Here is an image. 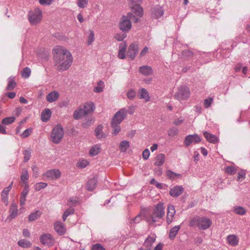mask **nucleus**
<instances>
[{"label": "nucleus", "instance_id": "1", "mask_svg": "<svg viewBox=\"0 0 250 250\" xmlns=\"http://www.w3.org/2000/svg\"><path fill=\"white\" fill-rule=\"evenodd\" d=\"M55 66L58 71H64L71 66L73 58L71 53L65 48L56 46L53 49Z\"/></svg>", "mask_w": 250, "mask_h": 250}, {"label": "nucleus", "instance_id": "2", "mask_svg": "<svg viewBox=\"0 0 250 250\" xmlns=\"http://www.w3.org/2000/svg\"><path fill=\"white\" fill-rule=\"evenodd\" d=\"M131 21L134 23L139 21V18L134 13L128 12L123 16L119 22L120 29L123 32H128L132 27Z\"/></svg>", "mask_w": 250, "mask_h": 250}, {"label": "nucleus", "instance_id": "3", "mask_svg": "<svg viewBox=\"0 0 250 250\" xmlns=\"http://www.w3.org/2000/svg\"><path fill=\"white\" fill-rule=\"evenodd\" d=\"M211 224L212 221L207 217L196 216L193 218L189 222L190 227H196L201 230H206L208 229Z\"/></svg>", "mask_w": 250, "mask_h": 250}, {"label": "nucleus", "instance_id": "4", "mask_svg": "<svg viewBox=\"0 0 250 250\" xmlns=\"http://www.w3.org/2000/svg\"><path fill=\"white\" fill-rule=\"evenodd\" d=\"M165 211L163 204L159 203L154 208L150 218L147 219V221L149 224H152L158 221L164 215Z\"/></svg>", "mask_w": 250, "mask_h": 250}, {"label": "nucleus", "instance_id": "5", "mask_svg": "<svg viewBox=\"0 0 250 250\" xmlns=\"http://www.w3.org/2000/svg\"><path fill=\"white\" fill-rule=\"evenodd\" d=\"M64 135L63 128L60 125L55 126L51 133V139L53 143L58 144L62 139Z\"/></svg>", "mask_w": 250, "mask_h": 250}, {"label": "nucleus", "instance_id": "6", "mask_svg": "<svg viewBox=\"0 0 250 250\" xmlns=\"http://www.w3.org/2000/svg\"><path fill=\"white\" fill-rule=\"evenodd\" d=\"M190 95V91L188 87L186 86H181L175 93L174 97L178 101L187 100Z\"/></svg>", "mask_w": 250, "mask_h": 250}, {"label": "nucleus", "instance_id": "7", "mask_svg": "<svg viewBox=\"0 0 250 250\" xmlns=\"http://www.w3.org/2000/svg\"><path fill=\"white\" fill-rule=\"evenodd\" d=\"M42 12L39 9H36L34 11H30L28 14V20L33 25L37 24L42 19Z\"/></svg>", "mask_w": 250, "mask_h": 250}, {"label": "nucleus", "instance_id": "8", "mask_svg": "<svg viewBox=\"0 0 250 250\" xmlns=\"http://www.w3.org/2000/svg\"><path fill=\"white\" fill-rule=\"evenodd\" d=\"M129 2L133 4L131 6L132 12L136 16L141 17L143 15V10L142 8L140 6L141 3V0H129Z\"/></svg>", "mask_w": 250, "mask_h": 250}, {"label": "nucleus", "instance_id": "9", "mask_svg": "<svg viewBox=\"0 0 250 250\" xmlns=\"http://www.w3.org/2000/svg\"><path fill=\"white\" fill-rule=\"evenodd\" d=\"M127 111L125 108H122L117 111L112 118L111 122L120 124L126 117Z\"/></svg>", "mask_w": 250, "mask_h": 250}, {"label": "nucleus", "instance_id": "10", "mask_svg": "<svg viewBox=\"0 0 250 250\" xmlns=\"http://www.w3.org/2000/svg\"><path fill=\"white\" fill-rule=\"evenodd\" d=\"M138 44L135 42L132 43L128 46L126 56L129 57L131 60H133L138 53Z\"/></svg>", "mask_w": 250, "mask_h": 250}, {"label": "nucleus", "instance_id": "11", "mask_svg": "<svg viewBox=\"0 0 250 250\" xmlns=\"http://www.w3.org/2000/svg\"><path fill=\"white\" fill-rule=\"evenodd\" d=\"M41 243L44 245L52 246L54 243V239L50 233H43L40 237Z\"/></svg>", "mask_w": 250, "mask_h": 250}, {"label": "nucleus", "instance_id": "12", "mask_svg": "<svg viewBox=\"0 0 250 250\" xmlns=\"http://www.w3.org/2000/svg\"><path fill=\"white\" fill-rule=\"evenodd\" d=\"M201 141L200 137L197 134L187 136L184 140L186 146H188L191 143L197 144Z\"/></svg>", "mask_w": 250, "mask_h": 250}, {"label": "nucleus", "instance_id": "13", "mask_svg": "<svg viewBox=\"0 0 250 250\" xmlns=\"http://www.w3.org/2000/svg\"><path fill=\"white\" fill-rule=\"evenodd\" d=\"M43 175L50 179L55 180L59 179L61 177V173L58 169H52L47 171Z\"/></svg>", "mask_w": 250, "mask_h": 250}, {"label": "nucleus", "instance_id": "14", "mask_svg": "<svg viewBox=\"0 0 250 250\" xmlns=\"http://www.w3.org/2000/svg\"><path fill=\"white\" fill-rule=\"evenodd\" d=\"M184 190L182 186H176L170 189L169 194L173 197H177L183 193Z\"/></svg>", "mask_w": 250, "mask_h": 250}, {"label": "nucleus", "instance_id": "15", "mask_svg": "<svg viewBox=\"0 0 250 250\" xmlns=\"http://www.w3.org/2000/svg\"><path fill=\"white\" fill-rule=\"evenodd\" d=\"M164 10L159 6L154 7L151 12V16L153 18L158 19L163 16Z\"/></svg>", "mask_w": 250, "mask_h": 250}, {"label": "nucleus", "instance_id": "16", "mask_svg": "<svg viewBox=\"0 0 250 250\" xmlns=\"http://www.w3.org/2000/svg\"><path fill=\"white\" fill-rule=\"evenodd\" d=\"M54 226L55 230L59 235H62L65 233L66 229L62 222L57 221Z\"/></svg>", "mask_w": 250, "mask_h": 250}, {"label": "nucleus", "instance_id": "17", "mask_svg": "<svg viewBox=\"0 0 250 250\" xmlns=\"http://www.w3.org/2000/svg\"><path fill=\"white\" fill-rule=\"evenodd\" d=\"M156 236L155 234L149 235L145 240L144 246L146 248H151L153 243L155 242Z\"/></svg>", "mask_w": 250, "mask_h": 250}, {"label": "nucleus", "instance_id": "18", "mask_svg": "<svg viewBox=\"0 0 250 250\" xmlns=\"http://www.w3.org/2000/svg\"><path fill=\"white\" fill-rule=\"evenodd\" d=\"M59 97V93L57 91H53L48 93L46 96V100L49 103L56 101Z\"/></svg>", "mask_w": 250, "mask_h": 250}, {"label": "nucleus", "instance_id": "19", "mask_svg": "<svg viewBox=\"0 0 250 250\" xmlns=\"http://www.w3.org/2000/svg\"><path fill=\"white\" fill-rule=\"evenodd\" d=\"M127 45L125 42H122L119 46V50L118 52V57L121 59L125 58V52L126 50Z\"/></svg>", "mask_w": 250, "mask_h": 250}, {"label": "nucleus", "instance_id": "20", "mask_svg": "<svg viewBox=\"0 0 250 250\" xmlns=\"http://www.w3.org/2000/svg\"><path fill=\"white\" fill-rule=\"evenodd\" d=\"M138 97L140 99H144L146 102L150 100V97L148 91L145 88H141L138 92Z\"/></svg>", "mask_w": 250, "mask_h": 250}, {"label": "nucleus", "instance_id": "21", "mask_svg": "<svg viewBox=\"0 0 250 250\" xmlns=\"http://www.w3.org/2000/svg\"><path fill=\"white\" fill-rule=\"evenodd\" d=\"M203 135L207 140L209 143L215 144L218 141V139L215 135L211 134L207 131L204 132Z\"/></svg>", "mask_w": 250, "mask_h": 250}, {"label": "nucleus", "instance_id": "22", "mask_svg": "<svg viewBox=\"0 0 250 250\" xmlns=\"http://www.w3.org/2000/svg\"><path fill=\"white\" fill-rule=\"evenodd\" d=\"M8 84L6 87V90L8 91L12 90L17 86V83L15 81V77L14 76L10 77L8 80Z\"/></svg>", "mask_w": 250, "mask_h": 250}, {"label": "nucleus", "instance_id": "23", "mask_svg": "<svg viewBox=\"0 0 250 250\" xmlns=\"http://www.w3.org/2000/svg\"><path fill=\"white\" fill-rule=\"evenodd\" d=\"M140 72L144 75L148 76L152 74L153 71L151 67L148 65H143L139 68Z\"/></svg>", "mask_w": 250, "mask_h": 250}, {"label": "nucleus", "instance_id": "24", "mask_svg": "<svg viewBox=\"0 0 250 250\" xmlns=\"http://www.w3.org/2000/svg\"><path fill=\"white\" fill-rule=\"evenodd\" d=\"M86 115L93 112L95 109V105L92 103H87L82 106Z\"/></svg>", "mask_w": 250, "mask_h": 250}, {"label": "nucleus", "instance_id": "25", "mask_svg": "<svg viewBox=\"0 0 250 250\" xmlns=\"http://www.w3.org/2000/svg\"><path fill=\"white\" fill-rule=\"evenodd\" d=\"M86 115L84 113L82 106H80L78 109L76 110L73 113V117L75 120H78L82 117Z\"/></svg>", "mask_w": 250, "mask_h": 250}, {"label": "nucleus", "instance_id": "26", "mask_svg": "<svg viewBox=\"0 0 250 250\" xmlns=\"http://www.w3.org/2000/svg\"><path fill=\"white\" fill-rule=\"evenodd\" d=\"M227 240L228 243L232 246H237L238 244V239L235 235H229L227 237Z\"/></svg>", "mask_w": 250, "mask_h": 250}, {"label": "nucleus", "instance_id": "27", "mask_svg": "<svg viewBox=\"0 0 250 250\" xmlns=\"http://www.w3.org/2000/svg\"><path fill=\"white\" fill-rule=\"evenodd\" d=\"M10 215L8 216V218H10L11 219H13L15 218L18 215V207L17 206L13 203L9 209Z\"/></svg>", "mask_w": 250, "mask_h": 250}, {"label": "nucleus", "instance_id": "28", "mask_svg": "<svg viewBox=\"0 0 250 250\" xmlns=\"http://www.w3.org/2000/svg\"><path fill=\"white\" fill-rule=\"evenodd\" d=\"M167 176L171 180H175L176 179L181 178V175L178 173H175L170 170L166 171Z\"/></svg>", "mask_w": 250, "mask_h": 250}, {"label": "nucleus", "instance_id": "29", "mask_svg": "<svg viewBox=\"0 0 250 250\" xmlns=\"http://www.w3.org/2000/svg\"><path fill=\"white\" fill-rule=\"evenodd\" d=\"M97 180L96 178L93 177L92 179H90L87 183L86 189L88 190L92 191L96 187L97 185Z\"/></svg>", "mask_w": 250, "mask_h": 250}, {"label": "nucleus", "instance_id": "30", "mask_svg": "<svg viewBox=\"0 0 250 250\" xmlns=\"http://www.w3.org/2000/svg\"><path fill=\"white\" fill-rule=\"evenodd\" d=\"M51 112L50 109L46 108L42 111L41 118L43 122H47L51 117Z\"/></svg>", "mask_w": 250, "mask_h": 250}, {"label": "nucleus", "instance_id": "31", "mask_svg": "<svg viewBox=\"0 0 250 250\" xmlns=\"http://www.w3.org/2000/svg\"><path fill=\"white\" fill-rule=\"evenodd\" d=\"M180 229V226H176L171 229L169 233V237L170 239L172 240L175 238Z\"/></svg>", "mask_w": 250, "mask_h": 250}, {"label": "nucleus", "instance_id": "32", "mask_svg": "<svg viewBox=\"0 0 250 250\" xmlns=\"http://www.w3.org/2000/svg\"><path fill=\"white\" fill-rule=\"evenodd\" d=\"M28 178L29 175L27 169L25 168L22 169L21 176V181L24 185H28L27 180Z\"/></svg>", "mask_w": 250, "mask_h": 250}, {"label": "nucleus", "instance_id": "33", "mask_svg": "<svg viewBox=\"0 0 250 250\" xmlns=\"http://www.w3.org/2000/svg\"><path fill=\"white\" fill-rule=\"evenodd\" d=\"M165 162V155L163 154H159L156 157L155 165L157 166H162Z\"/></svg>", "mask_w": 250, "mask_h": 250}, {"label": "nucleus", "instance_id": "34", "mask_svg": "<svg viewBox=\"0 0 250 250\" xmlns=\"http://www.w3.org/2000/svg\"><path fill=\"white\" fill-rule=\"evenodd\" d=\"M41 215V212L39 210H37L34 212L31 213L28 217V220L30 222L34 221L38 219Z\"/></svg>", "mask_w": 250, "mask_h": 250}, {"label": "nucleus", "instance_id": "35", "mask_svg": "<svg viewBox=\"0 0 250 250\" xmlns=\"http://www.w3.org/2000/svg\"><path fill=\"white\" fill-rule=\"evenodd\" d=\"M18 244L19 246L23 248H30L32 246V243L24 239L20 240L18 242Z\"/></svg>", "mask_w": 250, "mask_h": 250}, {"label": "nucleus", "instance_id": "36", "mask_svg": "<svg viewBox=\"0 0 250 250\" xmlns=\"http://www.w3.org/2000/svg\"><path fill=\"white\" fill-rule=\"evenodd\" d=\"M233 211L237 214L243 215L246 213L244 208L240 206H235L233 207Z\"/></svg>", "mask_w": 250, "mask_h": 250}, {"label": "nucleus", "instance_id": "37", "mask_svg": "<svg viewBox=\"0 0 250 250\" xmlns=\"http://www.w3.org/2000/svg\"><path fill=\"white\" fill-rule=\"evenodd\" d=\"M179 133L178 129L175 127L173 126L170 127L168 130H167V134L169 137H174L178 135Z\"/></svg>", "mask_w": 250, "mask_h": 250}, {"label": "nucleus", "instance_id": "38", "mask_svg": "<svg viewBox=\"0 0 250 250\" xmlns=\"http://www.w3.org/2000/svg\"><path fill=\"white\" fill-rule=\"evenodd\" d=\"M119 147L121 151L125 152L129 147V143L127 141H123L120 143Z\"/></svg>", "mask_w": 250, "mask_h": 250}, {"label": "nucleus", "instance_id": "39", "mask_svg": "<svg viewBox=\"0 0 250 250\" xmlns=\"http://www.w3.org/2000/svg\"><path fill=\"white\" fill-rule=\"evenodd\" d=\"M95 135L98 138H101L104 137L103 133V126L102 125H99L95 129Z\"/></svg>", "mask_w": 250, "mask_h": 250}, {"label": "nucleus", "instance_id": "40", "mask_svg": "<svg viewBox=\"0 0 250 250\" xmlns=\"http://www.w3.org/2000/svg\"><path fill=\"white\" fill-rule=\"evenodd\" d=\"M31 69L29 67H26L21 71V75L22 78H28L31 75Z\"/></svg>", "mask_w": 250, "mask_h": 250}, {"label": "nucleus", "instance_id": "41", "mask_svg": "<svg viewBox=\"0 0 250 250\" xmlns=\"http://www.w3.org/2000/svg\"><path fill=\"white\" fill-rule=\"evenodd\" d=\"M119 125L120 124L115 123V122H111V127L113 128L112 133L114 135H116L121 131V127Z\"/></svg>", "mask_w": 250, "mask_h": 250}, {"label": "nucleus", "instance_id": "42", "mask_svg": "<svg viewBox=\"0 0 250 250\" xmlns=\"http://www.w3.org/2000/svg\"><path fill=\"white\" fill-rule=\"evenodd\" d=\"M100 147L99 146L96 145L92 146L89 150V154L91 156H95L99 153Z\"/></svg>", "mask_w": 250, "mask_h": 250}, {"label": "nucleus", "instance_id": "43", "mask_svg": "<svg viewBox=\"0 0 250 250\" xmlns=\"http://www.w3.org/2000/svg\"><path fill=\"white\" fill-rule=\"evenodd\" d=\"M103 85L104 82L102 81H100L97 83V86L94 88L93 91L96 93L102 92L103 91Z\"/></svg>", "mask_w": 250, "mask_h": 250}, {"label": "nucleus", "instance_id": "44", "mask_svg": "<svg viewBox=\"0 0 250 250\" xmlns=\"http://www.w3.org/2000/svg\"><path fill=\"white\" fill-rule=\"evenodd\" d=\"M88 0H77V4L80 8H84L88 5Z\"/></svg>", "mask_w": 250, "mask_h": 250}, {"label": "nucleus", "instance_id": "45", "mask_svg": "<svg viewBox=\"0 0 250 250\" xmlns=\"http://www.w3.org/2000/svg\"><path fill=\"white\" fill-rule=\"evenodd\" d=\"M15 120L14 117H6L2 119L1 123L4 125H8L13 123Z\"/></svg>", "mask_w": 250, "mask_h": 250}, {"label": "nucleus", "instance_id": "46", "mask_svg": "<svg viewBox=\"0 0 250 250\" xmlns=\"http://www.w3.org/2000/svg\"><path fill=\"white\" fill-rule=\"evenodd\" d=\"M47 186V184L43 182H40L35 185V189L36 191H40L42 189L44 188Z\"/></svg>", "mask_w": 250, "mask_h": 250}, {"label": "nucleus", "instance_id": "47", "mask_svg": "<svg viewBox=\"0 0 250 250\" xmlns=\"http://www.w3.org/2000/svg\"><path fill=\"white\" fill-rule=\"evenodd\" d=\"M89 34L87 37V43L88 45H91L94 41V32L91 30H89Z\"/></svg>", "mask_w": 250, "mask_h": 250}, {"label": "nucleus", "instance_id": "48", "mask_svg": "<svg viewBox=\"0 0 250 250\" xmlns=\"http://www.w3.org/2000/svg\"><path fill=\"white\" fill-rule=\"evenodd\" d=\"M175 214V208L173 205H170L167 208V216L173 217Z\"/></svg>", "mask_w": 250, "mask_h": 250}, {"label": "nucleus", "instance_id": "49", "mask_svg": "<svg viewBox=\"0 0 250 250\" xmlns=\"http://www.w3.org/2000/svg\"><path fill=\"white\" fill-rule=\"evenodd\" d=\"M236 169L232 166H229L226 168V172L229 175H234L236 172Z\"/></svg>", "mask_w": 250, "mask_h": 250}, {"label": "nucleus", "instance_id": "50", "mask_svg": "<svg viewBox=\"0 0 250 250\" xmlns=\"http://www.w3.org/2000/svg\"><path fill=\"white\" fill-rule=\"evenodd\" d=\"M13 184V182H12L8 187L5 188L3 190V191L1 193V196H8L9 191L12 188Z\"/></svg>", "mask_w": 250, "mask_h": 250}, {"label": "nucleus", "instance_id": "51", "mask_svg": "<svg viewBox=\"0 0 250 250\" xmlns=\"http://www.w3.org/2000/svg\"><path fill=\"white\" fill-rule=\"evenodd\" d=\"M32 131V129L31 128H27L25 129L23 132L21 134V136L23 138H26L28 137Z\"/></svg>", "mask_w": 250, "mask_h": 250}, {"label": "nucleus", "instance_id": "52", "mask_svg": "<svg viewBox=\"0 0 250 250\" xmlns=\"http://www.w3.org/2000/svg\"><path fill=\"white\" fill-rule=\"evenodd\" d=\"M24 161L27 162L30 158L31 152L29 150H25L23 151Z\"/></svg>", "mask_w": 250, "mask_h": 250}, {"label": "nucleus", "instance_id": "53", "mask_svg": "<svg viewBox=\"0 0 250 250\" xmlns=\"http://www.w3.org/2000/svg\"><path fill=\"white\" fill-rule=\"evenodd\" d=\"M142 220V215L140 213L137 215L135 218L132 219L130 220V223H138Z\"/></svg>", "mask_w": 250, "mask_h": 250}, {"label": "nucleus", "instance_id": "54", "mask_svg": "<svg viewBox=\"0 0 250 250\" xmlns=\"http://www.w3.org/2000/svg\"><path fill=\"white\" fill-rule=\"evenodd\" d=\"M135 96L136 92L134 90L131 89L128 91L127 93V97L128 99L132 100L135 97Z\"/></svg>", "mask_w": 250, "mask_h": 250}, {"label": "nucleus", "instance_id": "55", "mask_svg": "<svg viewBox=\"0 0 250 250\" xmlns=\"http://www.w3.org/2000/svg\"><path fill=\"white\" fill-rule=\"evenodd\" d=\"M150 183L152 185H154L159 189H162L163 188L162 184L158 182L154 179H152L150 180Z\"/></svg>", "mask_w": 250, "mask_h": 250}, {"label": "nucleus", "instance_id": "56", "mask_svg": "<svg viewBox=\"0 0 250 250\" xmlns=\"http://www.w3.org/2000/svg\"><path fill=\"white\" fill-rule=\"evenodd\" d=\"M126 35L124 34H117L114 38L118 41H122L126 38Z\"/></svg>", "mask_w": 250, "mask_h": 250}, {"label": "nucleus", "instance_id": "57", "mask_svg": "<svg viewBox=\"0 0 250 250\" xmlns=\"http://www.w3.org/2000/svg\"><path fill=\"white\" fill-rule=\"evenodd\" d=\"M246 175V172L245 170H241L238 173V180L242 181L245 178Z\"/></svg>", "mask_w": 250, "mask_h": 250}, {"label": "nucleus", "instance_id": "58", "mask_svg": "<svg viewBox=\"0 0 250 250\" xmlns=\"http://www.w3.org/2000/svg\"><path fill=\"white\" fill-rule=\"evenodd\" d=\"M182 54L184 57L187 58H191L193 56V53L189 50H184L182 52Z\"/></svg>", "mask_w": 250, "mask_h": 250}, {"label": "nucleus", "instance_id": "59", "mask_svg": "<svg viewBox=\"0 0 250 250\" xmlns=\"http://www.w3.org/2000/svg\"><path fill=\"white\" fill-rule=\"evenodd\" d=\"M213 99L211 98H209L208 99H206L204 101V105L206 108H208L210 105L211 103H212Z\"/></svg>", "mask_w": 250, "mask_h": 250}, {"label": "nucleus", "instance_id": "60", "mask_svg": "<svg viewBox=\"0 0 250 250\" xmlns=\"http://www.w3.org/2000/svg\"><path fill=\"white\" fill-rule=\"evenodd\" d=\"M33 170V176L35 178H37L39 175L38 168L36 165H34L32 167Z\"/></svg>", "mask_w": 250, "mask_h": 250}, {"label": "nucleus", "instance_id": "61", "mask_svg": "<svg viewBox=\"0 0 250 250\" xmlns=\"http://www.w3.org/2000/svg\"><path fill=\"white\" fill-rule=\"evenodd\" d=\"M143 158L144 160H147L150 155V152L149 150L147 148L144 150L143 152Z\"/></svg>", "mask_w": 250, "mask_h": 250}, {"label": "nucleus", "instance_id": "62", "mask_svg": "<svg viewBox=\"0 0 250 250\" xmlns=\"http://www.w3.org/2000/svg\"><path fill=\"white\" fill-rule=\"evenodd\" d=\"M91 250H105V249L100 244L94 245Z\"/></svg>", "mask_w": 250, "mask_h": 250}, {"label": "nucleus", "instance_id": "63", "mask_svg": "<svg viewBox=\"0 0 250 250\" xmlns=\"http://www.w3.org/2000/svg\"><path fill=\"white\" fill-rule=\"evenodd\" d=\"M29 192V186L28 185H25L24 188L21 192V196L26 197Z\"/></svg>", "mask_w": 250, "mask_h": 250}, {"label": "nucleus", "instance_id": "64", "mask_svg": "<svg viewBox=\"0 0 250 250\" xmlns=\"http://www.w3.org/2000/svg\"><path fill=\"white\" fill-rule=\"evenodd\" d=\"M79 166L81 168H84L86 167L88 164V162L86 160H83L78 163Z\"/></svg>", "mask_w": 250, "mask_h": 250}]
</instances>
